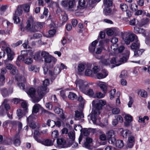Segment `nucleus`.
I'll list each match as a JSON object with an SVG mask.
<instances>
[{"instance_id":"1a4fd4ad","label":"nucleus","mask_w":150,"mask_h":150,"mask_svg":"<svg viewBox=\"0 0 150 150\" xmlns=\"http://www.w3.org/2000/svg\"><path fill=\"white\" fill-rule=\"evenodd\" d=\"M22 8L21 5L18 6L16 11L13 17V20L15 23H18L19 22L20 19L18 16H21L22 13Z\"/></svg>"},{"instance_id":"6ab92c4d","label":"nucleus","mask_w":150,"mask_h":150,"mask_svg":"<svg viewBox=\"0 0 150 150\" xmlns=\"http://www.w3.org/2000/svg\"><path fill=\"white\" fill-rule=\"evenodd\" d=\"M0 47L3 51L5 50L6 52L8 50V49H11L9 47L8 44L4 40H2L0 42Z\"/></svg>"},{"instance_id":"393cba45","label":"nucleus","mask_w":150,"mask_h":150,"mask_svg":"<svg viewBox=\"0 0 150 150\" xmlns=\"http://www.w3.org/2000/svg\"><path fill=\"white\" fill-rule=\"evenodd\" d=\"M78 4L76 10L83 9L86 8L87 6L85 0H79Z\"/></svg>"},{"instance_id":"423d86ee","label":"nucleus","mask_w":150,"mask_h":150,"mask_svg":"<svg viewBox=\"0 0 150 150\" xmlns=\"http://www.w3.org/2000/svg\"><path fill=\"white\" fill-rule=\"evenodd\" d=\"M49 80L48 79H47L43 81L42 86L38 88L37 92L39 96L42 97L46 94L47 86L49 84Z\"/></svg>"},{"instance_id":"3c124183","label":"nucleus","mask_w":150,"mask_h":150,"mask_svg":"<svg viewBox=\"0 0 150 150\" xmlns=\"http://www.w3.org/2000/svg\"><path fill=\"white\" fill-rule=\"evenodd\" d=\"M90 132V130L87 128L84 129L83 130V134L85 136H88L89 135Z\"/></svg>"},{"instance_id":"0eeeda50","label":"nucleus","mask_w":150,"mask_h":150,"mask_svg":"<svg viewBox=\"0 0 150 150\" xmlns=\"http://www.w3.org/2000/svg\"><path fill=\"white\" fill-rule=\"evenodd\" d=\"M98 43V41L97 40H94L91 43L88 48V50L90 52L97 54L101 53L103 48L102 47H98L95 50L96 46Z\"/></svg>"},{"instance_id":"20e7f679","label":"nucleus","mask_w":150,"mask_h":150,"mask_svg":"<svg viewBox=\"0 0 150 150\" xmlns=\"http://www.w3.org/2000/svg\"><path fill=\"white\" fill-rule=\"evenodd\" d=\"M42 58L44 59V61L46 63H51L53 65L56 62L57 59L53 57L50 55L49 53L45 51H42L41 53Z\"/></svg>"},{"instance_id":"c03bdc74","label":"nucleus","mask_w":150,"mask_h":150,"mask_svg":"<svg viewBox=\"0 0 150 150\" xmlns=\"http://www.w3.org/2000/svg\"><path fill=\"white\" fill-rule=\"evenodd\" d=\"M47 124L48 126L52 128L55 125L56 122L53 120H48L47 122Z\"/></svg>"},{"instance_id":"39448f33","label":"nucleus","mask_w":150,"mask_h":150,"mask_svg":"<svg viewBox=\"0 0 150 150\" xmlns=\"http://www.w3.org/2000/svg\"><path fill=\"white\" fill-rule=\"evenodd\" d=\"M27 93L31 98L34 99L33 100V102L34 103L38 102L43 96L40 97L39 96L37 91V93H35V88H30L27 91Z\"/></svg>"},{"instance_id":"4c0bfd02","label":"nucleus","mask_w":150,"mask_h":150,"mask_svg":"<svg viewBox=\"0 0 150 150\" xmlns=\"http://www.w3.org/2000/svg\"><path fill=\"white\" fill-rule=\"evenodd\" d=\"M68 98L70 100H74L77 98L76 95L74 93L70 92L68 96Z\"/></svg>"},{"instance_id":"a19ab883","label":"nucleus","mask_w":150,"mask_h":150,"mask_svg":"<svg viewBox=\"0 0 150 150\" xmlns=\"http://www.w3.org/2000/svg\"><path fill=\"white\" fill-rule=\"evenodd\" d=\"M88 84L85 82L79 88L80 90L84 93H85L86 92V90L87 88V86Z\"/></svg>"},{"instance_id":"603ef678","label":"nucleus","mask_w":150,"mask_h":150,"mask_svg":"<svg viewBox=\"0 0 150 150\" xmlns=\"http://www.w3.org/2000/svg\"><path fill=\"white\" fill-rule=\"evenodd\" d=\"M85 68V65L82 64H80L78 66V70L79 72L83 71Z\"/></svg>"},{"instance_id":"0e129e2a","label":"nucleus","mask_w":150,"mask_h":150,"mask_svg":"<svg viewBox=\"0 0 150 150\" xmlns=\"http://www.w3.org/2000/svg\"><path fill=\"white\" fill-rule=\"evenodd\" d=\"M118 47V45L117 44H112L111 46V48L112 50L115 51L117 49Z\"/></svg>"},{"instance_id":"473e14b6","label":"nucleus","mask_w":150,"mask_h":150,"mask_svg":"<svg viewBox=\"0 0 150 150\" xmlns=\"http://www.w3.org/2000/svg\"><path fill=\"white\" fill-rule=\"evenodd\" d=\"M108 75V73L107 71H105L104 74L100 73H98L96 75V77L98 79H101L105 78Z\"/></svg>"},{"instance_id":"dca6fc26","label":"nucleus","mask_w":150,"mask_h":150,"mask_svg":"<svg viewBox=\"0 0 150 150\" xmlns=\"http://www.w3.org/2000/svg\"><path fill=\"white\" fill-rule=\"evenodd\" d=\"M90 116V117L91 120L92 121L94 124L96 125H99L102 127H104L105 125L99 122H98L97 120L96 119V117H95V114H93V113L91 114H90L88 115V116Z\"/></svg>"},{"instance_id":"72a5a7b5","label":"nucleus","mask_w":150,"mask_h":150,"mask_svg":"<svg viewBox=\"0 0 150 150\" xmlns=\"http://www.w3.org/2000/svg\"><path fill=\"white\" fill-rule=\"evenodd\" d=\"M121 133L123 137L126 138L127 136H130L129 135L131 134V132L128 129H125L122 131Z\"/></svg>"},{"instance_id":"69168bd1","label":"nucleus","mask_w":150,"mask_h":150,"mask_svg":"<svg viewBox=\"0 0 150 150\" xmlns=\"http://www.w3.org/2000/svg\"><path fill=\"white\" fill-rule=\"evenodd\" d=\"M22 43V41L21 40H19L16 43H13L11 44V46L13 47H15Z\"/></svg>"},{"instance_id":"6e6d98bb","label":"nucleus","mask_w":150,"mask_h":150,"mask_svg":"<svg viewBox=\"0 0 150 150\" xmlns=\"http://www.w3.org/2000/svg\"><path fill=\"white\" fill-rule=\"evenodd\" d=\"M54 112L57 114H59L62 113H63V110L62 109L57 107H56L54 108Z\"/></svg>"},{"instance_id":"f03ea898","label":"nucleus","mask_w":150,"mask_h":150,"mask_svg":"<svg viewBox=\"0 0 150 150\" xmlns=\"http://www.w3.org/2000/svg\"><path fill=\"white\" fill-rule=\"evenodd\" d=\"M118 50L119 52L113 55L116 57L117 59V57L119 59H120V62L124 63L126 62L128 59V58L130 54L129 51L128 50H125L124 51V52L123 54L122 57H121L120 55L121 53L125 49V47L123 45H120L118 47Z\"/></svg>"},{"instance_id":"c85d7f7f","label":"nucleus","mask_w":150,"mask_h":150,"mask_svg":"<svg viewBox=\"0 0 150 150\" xmlns=\"http://www.w3.org/2000/svg\"><path fill=\"white\" fill-rule=\"evenodd\" d=\"M7 54L8 59L9 60H12L14 57V52L12 51L11 49H8V50L6 51Z\"/></svg>"},{"instance_id":"f257e3e1","label":"nucleus","mask_w":150,"mask_h":150,"mask_svg":"<svg viewBox=\"0 0 150 150\" xmlns=\"http://www.w3.org/2000/svg\"><path fill=\"white\" fill-rule=\"evenodd\" d=\"M18 73V70L16 67L14 66L11 70V73L13 75L16 74L15 78L16 80L18 81V85L21 89L24 90L25 89V83L26 81V79L24 76H21Z\"/></svg>"},{"instance_id":"7c9ffc66","label":"nucleus","mask_w":150,"mask_h":150,"mask_svg":"<svg viewBox=\"0 0 150 150\" xmlns=\"http://www.w3.org/2000/svg\"><path fill=\"white\" fill-rule=\"evenodd\" d=\"M144 51L143 49H138L134 50V56L138 57L141 55Z\"/></svg>"},{"instance_id":"5fc2aeb1","label":"nucleus","mask_w":150,"mask_h":150,"mask_svg":"<svg viewBox=\"0 0 150 150\" xmlns=\"http://www.w3.org/2000/svg\"><path fill=\"white\" fill-rule=\"evenodd\" d=\"M121 9L123 11H126L128 8V6L125 4H122L120 5Z\"/></svg>"},{"instance_id":"680f3d73","label":"nucleus","mask_w":150,"mask_h":150,"mask_svg":"<svg viewBox=\"0 0 150 150\" xmlns=\"http://www.w3.org/2000/svg\"><path fill=\"white\" fill-rule=\"evenodd\" d=\"M92 71L90 69H87L85 71V74L88 76H91L93 74Z\"/></svg>"},{"instance_id":"e433bc0d","label":"nucleus","mask_w":150,"mask_h":150,"mask_svg":"<svg viewBox=\"0 0 150 150\" xmlns=\"http://www.w3.org/2000/svg\"><path fill=\"white\" fill-rule=\"evenodd\" d=\"M99 41V45L103 48L104 46L107 45L109 42V40L108 39H106L104 40H100Z\"/></svg>"},{"instance_id":"aec40b11","label":"nucleus","mask_w":150,"mask_h":150,"mask_svg":"<svg viewBox=\"0 0 150 150\" xmlns=\"http://www.w3.org/2000/svg\"><path fill=\"white\" fill-rule=\"evenodd\" d=\"M66 142L63 139H57V146L59 148H63L65 147Z\"/></svg>"},{"instance_id":"2eb2a0df","label":"nucleus","mask_w":150,"mask_h":150,"mask_svg":"<svg viewBox=\"0 0 150 150\" xmlns=\"http://www.w3.org/2000/svg\"><path fill=\"white\" fill-rule=\"evenodd\" d=\"M6 72L7 70L5 68H2L1 70V73L0 74V86L3 85L5 83V78L4 75L6 73Z\"/></svg>"},{"instance_id":"6e6552de","label":"nucleus","mask_w":150,"mask_h":150,"mask_svg":"<svg viewBox=\"0 0 150 150\" xmlns=\"http://www.w3.org/2000/svg\"><path fill=\"white\" fill-rule=\"evenodd\" d=\"M137 38V36L133 33L129 34L126 33L123 37V39L125 43L127 45L130 44L131 42L134 41Z\"/></svg>"},{"instance_id":"f8f14e48","label":"nucleus","mask_w":150,"mask_h":150,"mask_svg":"<svg viewBox=\"0 0 150 150\" xmlns=\"http://www.w3.org/2000/svg\"><path fill=\"white\" fill-rule=\"evenodd\" d=\"M25 28L31 32H35L38 31L35 23H32L31 21L28 20L27 22V25Z\"/></svg>"},{"instance_id":"bb28decb","label":"nucleus","mask_w":150,"mask_h":150,"mask_svg":"<svg viewBox=\"0 0 150 150\" xmlns=\"http://www.w3.org/2000/svg\"><path fill=\"white\" fill-rule=\"evenodd\" d=\"M83 117H84V115L82 112H79L78 110L75 111V120H79Z\"/></svg>"},{"instance_id":"58836bf2","label":"nucleus","mask_w":150,"mask_h":150,"mask_svg":"<svg viewBox=\"0 0 150 150\" xmlns=\"http://www.w3.org/2000/svg\"><path fill=\"white\" fill-rule=\"evenodd\" d=\"M30 4H27L21 5V6L25 12H28L30 10Z\"/></svg>"},{"instance_id":"a18cd8bd","label":"nucleus","mask_w":150,"mask_h":150,"mask_svg":"<svg viewBox=\"0 0 150 150\" xmlns=\"http://www.w3.org/2000/svg\"><path fill=\"white\" fill-rule=\"evenodd\" d=\"M21 55L24 56V57L25 58L30 55V54L27 50L21 51Z\"/></svg>"},{"instance_id":"412c9836","label":"nucleus","mask_w":150,"mask_h":150,"mask_svg":"<svg viewBox=\"0 0 150 150\" xmlns=\"http://www.w3.org/2000/svg\"><path fill=\"white\" fill-rule=\"evenodd\" d=\"M13 141L15 146H18L20 145L21 142L20 139V135L18 133L16 134L13 137Z\"/></svg>"},{"instance_id":"7ed1b4c3","label":"nucleus","mask_w":150,"mask_h":150,"mask_svg":"<svg viewBox=\"0 0 150 150\" xmlns=\"http://www.w3.org/2000/svg\"><path fill=\"white\" fill-rule=\"evenodd\" d=\"M101 62L103 64L106 66H109L111 64H115V66H118L122 64V63L120 62V59H119L117 57V59L114 55L112 57L111 60H110L108 59H104L101 61Z\"/></svg>"},{"instance_id":"a211bd4d","label":"nucleus","mask_w":150,"mask_h":150,"mask_svg":"<svg viewBox=\"0 0 150 150\" xmlns=\"http://www.w3.org/2000/svg\"><path fill=\"white\" fill-rule=\"evenodd\" d=\"M33 115H30L27 118L29 126L33 129H35L36 127L35 123L33 121Z\"/></svg>"},{"instance_id":"bf43d9fd","label":"nucleus","mask_w":150,"mask_h":150,"mask_svg":"<svg viewBox=\"0 0 150 150\" xmlns=\"http://www.w3.org/2000/svg\"><path fill=\"white\" fill-rule=\"evenodd\" d=\"M105 94L100 92H97L96 93V97L98 98H102L105 96Z\"/></svg>"},{"instance_id":"9b49d317","label":"nucleus","mask_w":150,"mask_h":150,"mask_svg":"<svg viewBox=\"0 0 150 150\" xmlns=\"http://www.w3.org/2000/svg\"><path fill=\"white\" fill-rule=\"evenodd\" d=\"M105 104V101L102 100H100L98 102L96 103V111H92L90 114L92 113L93 114H95V117H96V114H99L100 113L99 110L101 109L103 106Z\"/></svg>"},{"instance_id":"37998d69","label":"nucleus","mask_w":150,"mask_h":150,"mask_svg":"<svg viewBox=\"0 0 150 150\" xmlns=\"http://www.w3.org/2000/svg\"><path fill=\"white\" fill-rule=\"evenodd\" d=\"M85 82L81 79H77L75 81V83L76 86H78L79 88Z\"/></svg>"},{"instance_id":"09e8293b","label":"nucleus","mask_w":150,"mask_h":150,"mask_svg":"<svg viewBox=\"0 0 150 150\" xmlns=\"http://www.w3.org/2000/svg\"><path fill=\"white\" fill-rule=\"evenodd\" d=\"M11 144L12 140L9 138H6L5 140H4L3 143V144L10 145Z\"/></svg>"},{"instance_id":"cd10ccee","label":"nucleus","mask_w":150,"mask_h":150,"mask_svg":"<svg viewBox=\"0 0 150 150\" xmlns=\"http://www.w3.org/2000/svg\"><path fill=\"white\" fill-rule=\"evenodd\" d=\"M94 131H98V132L100 134V139L102 141H105L106 140L107 138V136L101 130H97L96 129H93Z\"/></svg>"},{"instance_id":"5701e85b","label":"nucleus","mask_w":150,"mask_h":150,"mask_svg":"<svg viewBox=\"0 0 150 150\" xmlns=\"http://www.w3.org/2000/svg\"><path fill=\"white\" fill-rule=\"evenodd\" d=\"M38 142L47 146H50L53 145V142L49 139H46L43 141L38 140Z\"/></svg>"},{"instance_id":"052dcab7","label":"nucleus","mask_w":150,"mask_h":150,"mask_svg":"<svg viewBox=\"0 0 150 150\" xmlns=\"http://www.w3.org/2000/svg\"><path fill=\"white\" fill-rule=\"evenodd\" d=\"M112 111L113 114H117L119 113L120 110L118 108H115L112 109Z\"/></svg>"},{"instance_id":"a878e982","label":"nucleus","mask_w":150,"mask_h":150,"mask_svg":"<svg viewBox=\"0 0 150 150\" xmlns=\"http://www.w3.org/2000/svg\"><path fill=\"white\" fill-rule=\"evenodd\" d=\"M97 84L104 92H106L107 86L105 83L103 82H99L97 83Z\"/></svg>"},{"instance_id":"f704fd0d","label":"nucleus","mask_w":150,"mask_h":150,"mask_svg":"<svg viewBox=\"0 0 150 150\" xmlns=\"http://www.w3.org/2000/svg\"><path fill=\"white\" fill-rule=\"evenodd\" d=\"M125 117L126 121L127 122V123H125V126H127L129 125V123L132 121V118L131 116L128 115H125Z\"/></svg>"},{"instance_id":"4be33fe9","label":"nucleus","mask_w":150,"mask_h":150,"mask_svg":"<svg viewBox=\"0 0 150 150\" xmlns=\"http://www.w3.org/2000/svg\"><path fill=\"white\" fill-rule=\"evenodd\" d=\"M1 93L4 97H6L9 96V95L12 93L13 91L12 90H8L5 88H2L1 89Z\"/></svg>"},{"instance_id":"79ce46f5","label":"nucleus","mask_w":150,"mask_h":150,"mask_svg":"<svg viewBox=\"0 0 150 150\" xmlns=\"http://www.w3.org/2000/svg\"><path fill=\"white\" fill-rule=\"evenodd\" d=\"M138 94L141 96L145 98L147 96V93L146 91L143 90H141L139 91Z\"/></svg>"},{"instance_id":"8fccbe9b","label":"nucleus","mask_w":150,"mask_h":150,"mask_svg":"<svg viewBox=\"0 0 150 150\" xmlns=\"http://www.w3.org/2000/svg\"><path fill=\"white\" fill-rule=\"evenodd\" d=\"M36 27L37 28L38 31L40 29L42 28L44 23H40L37 22L36 23H35Z\"/></svg>"},{"instance_id":"ddd939ff","label":"nucleus","mask_w":150,"mask_h":150,"mask_svg":"<svg viewBox=\"0 0 150 150\" xmlns=\"http://www.w3.org/2000/svg\"><path fill=\"white\" fill-rule=\"evenodd\" d=\"M60 4L64 7H68L71 8L74 7L75 1L74 0H63L61 1Z\"/></svg>"},{"instance_id":"4468645a","label":"nucleus","mask_w":150,"mask_h":150,"mask_svg":"<svg viewBox=\"0 0 150 150\" xmlns=\"http://www.w3.org/2000/svg\"><path fill=\"white\" fill-rule=\"evenodd\" d=\"M61 71V68L58 66H57L54 67L53 72L50 70H49V74L51 77L52 79H54L57 75L60 73Z\"/></svg>"},{"instance_id":"ea45409f","label":"nucleus","mask_w":150,"mask_h":150,"mask_svg":"<svg viewBox=\"0 0 150 150\" xmlns=\"http://www.w3.org/2000/svg\"><path fill=\"white\" fill-rule=\"evenodd\" d=\"M115 145L117 147L121 148L124 146L123 142L122 140H118L116 142Z\"/></svg>"},{"instance_id":"13d9d810","label":"nucleus","mask_w":150,"mask_h":150,"mask_svg":"<svg viewBox=\"0 0 150 150\" xmlns=\"http://www.w3.org/2000/svg\"><path fill=\"white\" fill-rule=\"evenodd\" d=\"M138 6L135 4L133 3L130 6L131 9L133 11H136L137 9Z\"/></svg>"},{"instance_id":"49530a36","label":"nucleus","mask_w":150,"mask_h":150,"mask_svg":"<svg viewBox=\"0 0 150 150\" xmlns=\"http://www.w3.org/2000/svg\"><path fill=\"white\" fill-rule=\"evenodd\" d=\"M69 138L72 141H74L75 139V133L74 131H71L68 134Z\"/></svg>"},{"instance_id":"b1692460","label":"nucleus","mask_w":150,"mask_h":150,"mask_svg":"<svg viewBox=\"0 0 150 150\" xmlns=\"http://www.w3.org/2000/svg\"><path fill=\"white\" fill-rule=\"evenodd\" d=\"M134 32L136 33L141 34L144 36L146 35V32L144 29L137 27H135L134 28Z\"/></svg>"},{"instance_id":"e2e57ef3","label":"nucleus","mask_w":150,"mask_h":150,"mask_svg":"<svg viewBox=\"0 0 150 150\" xmlns=\"http://www.w3.org/2000/svg\"><path fill=\"white\" fill-rule=\"evenodd\" d=\"M21 106L23 108L25 112H27L28 108H27V104L25 101H23L21 103Z\"/></svg>"},{"instance_id":"774afa93","label":"nucleus","mask_w":150,"mask_h":150,"mask_svg":"<svg viewBox=\"0 0 150 150\" xmlns=\"http://www.w3.org/2000/svg\"><path fill=\"white\" fill-rule=\"evenodd\" d=\"M114 32L112 29H108L106 33L108 35L110 36L112 35Z\"/></svg>"},{"instance_id":"4d7b16f0","label":"nucleus","mask_w":150,"mask_h":150,"mask_svg":"<svg viewBox=\"0 0 150 150\" xmlns=\"http://www.w3.org/2000/svg\"><path fill=\"white\" fill-rule=\"evenodd\" d=\"M105 33L103 32H100L97 40L98 41L100 40V39H102L105 38Z\"/></svg>"},{"instance_id":"c9c22d12","label":"nucleus","mask_w":150,"mask_h":150,"mask_svg":"<svg viewBox=\"0 0 150 150\" xmlns=\"http://www.w3.org/2000/svg\"><path fill=\"white\" fill-rule=\"evenodd\" d=\"M110 7L106 6L104 8L103 13L105 15H109L111 13L112 10Z\"/></svg>"},{"instance_id":"338daca9","label":"nucleus","mask_w":150,"mask_h":150,"mask_svg":"<svg viewBox=\"0 0 150 150\" xmlns=\"http://www.w3.org/2000/svg\"><path fill=\"white\" fill-rule=\"evenodd\" d=\"M61 19L63 22H66L68 20V17L67 15L64 13V14L62 15Z\"/></svg>"},{"instance_id":"f3484780","label":"nucleus","mask_w":150,"mask_h":150,"mask_svg":"<svg viewBox=\"0 0 150 150\" xmlns=\"http://www.w3.org/2000/svg\"><path fill=\"white\" fill-rule=\"evenodd\" d=\"M140 46V42L138 40V38L137 37V38L135 39L131 45L130 47L131 50H134L139 49Z\"/></svg>"},{"instance_id":"2f4dec72","label":"nucleus","mask_w":150,"mask_h":150,"mask_svg":"<svg viewBox=\"0 0 150 150\" xmlns=\"http://www.w3.org/2000/svg\"><path fill=\"white\" fill-rule=\"evenodd\" d=\"M33 60L32 57L30 55L28 57H27L24 60L25 63L28 65L30 64L33 63Z\"/></svg>"},{"instance_id":"de8ad7c7","label":"nucleus","mask_w":150,"mask_h":150,"mask_svg":"<svg viewBox=\"0 0 150 150\" xmlns=\"http://www.w3.org/2000/svg\"><path fill=\"white\" fill-rule=\"evenodd\" d=\"M103 3L105 6L110 7L112 5V2L111 0H104Z\"/></svg>"},{"instance_id":"c756f323","label":"nucleus","mask_w":150,"mask_h":150,"mask_svg":"<svg viewBox=\"0 0 150 150\" xmlns=\"http://www.w3.org/2000/svg\"><path fill=\"white\" fill-rule=\"evenodd\" d=\"M41 108V106L38 104H35L33 107L32 110V113H38L40 109Z\"/></svg>"},{"instance_id":"9d476101","label":"nucleus","mask_w":150,"mask_h":150,"mask_svg":"<svg viewBox=\"0 0 150 150\" xmlns=\"http://www.w3.org/2000/svg\"><path fill=\"white\" fill-rule=\"evenodd\" d=\"M106 134L109 142L112 144H114L116 141V139L114 137L115 134V131L110 130L107 132Z\"/></svg>"},{"instance_id":"864d4df0","label":"nucleus","mask_w":150,"mask_h":150,"mask_svg":"<svg viewBox=\"0 0 150 150\" xmlns=\"http://www.w3.org/2000/svg\"><path fill=\"white\" fill-rule=\"evenodd\" d=\"M116 91V90L115 89H114L110 91V97L111 99H112L114 98V96Z\"/></svg>"}]
</instances>
